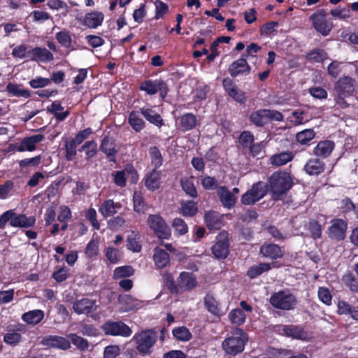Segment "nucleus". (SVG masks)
I'll list each match as a JSON object with an SVG mask.
<instances>
[{
  "instance_id": "obj_1",
  "label": "nucleus",
  "mask_w": 358,
  "mask_h": 358,
  "mask_svg": "<svg viewBox=\"0 0 358 358\" xmlns=\"http://www.w3.org/2000/svg\"><path fill=\"white\" fill-rule=\"evenodd\" d=\"M157 339V331L153 329H145L136 333L131 341L138 354L145 356L152 353Z\"/></svg>"
},
{
  "instance_id": "obj_2",
  "label": "nucleus",
  "mask_w": 358,
  "mask_h": 358,
  "mask_svg": "<svg viewBox=\"0 0 358 358\" xmlns=\"http://www.w3.org/2000/svg\"><path fill=\"white\" fill-rule=\"evenodd\" d=\"M292 178L287 172L273 173L268 181V189L274 200H279L292 187Z\"/></svg>"
},
{
  "instance_id": "obj_3",
  "label": "nucleus",
  "mask_w": 358,
  "mask_h": 358,
  "mask_svg": "<svg viewBox=\"0 0 358 358\" xmlns=\"http://www.w3.org/2000/svg\"><path fill=\"white\" fill-rule=\"evenodd\" d=\"M248 336L241 329H236L222 342L224 351L231 355H236L243 351Z\"/></svg>"
},
{
  "instance_id": "obj_4",
  "label": "nucleus",
  "mask_w": 358,
  "mask_h": 358,
  "mask_svg": "<svg viewBox=\"0 0 358 358\" xmlns=\"http://www.w3.org/2000/svg\"><path fill=\"white\" fill-rule=\"evenodd\" d=\"M148 224L160 240L170 238L171 230L159 215H150L148 217Z\"/></svg>"
},
{
  "instance_id": "obj_5",
  "label": "nucleus",
  "mask_w": 358,
  "mask_h": 358,
  "mask_svg": "<svg viewBox=\"0 0 358 358\" xmlns=\"http://www.w3.org/2000/svg\"><path fill=\"white\" fill-rule=\"evenodd\" d=\"M313 28L323 36H328L333 29L332 22L328 20L326 12L320 9L313 13L310 17Z\"/></svg>"
},
{
  "instance_id": "obj_6",
  "label": "nucleus",
  "mask_w": 358,
  "mask_h": 358,
  "mask_svg": "<svg viewBox=\"0 0 358 358\" xmlns=\"http://www.w3.org/2000/svg\"><path fill=\"white\" fill-rule=\"evenodd\" d=\"M270 302L276 308L289 310L294 308L297 301L289 291H280L272 295Z\"/></svg>"
},
{
  "instance_id": "obj_7",
  "label": "nucleus",
  "mask_w": 358,
  "mask_h": 358,
  "mask_svg": "<svg viewBox=\"0 0 358 358\" xmlns=\"http://www.w3.org/2000/svg\"><path fill=\"white\" fill-rule=\"evenodd\" d=\"M106 335L113 336L129 337L132 334L131 329L122 321H107L101 326Z\"/></svg>"
},
{
  "instance_id": "obj_8",
  "label": "nucleus",
  "mask_w": 358,
  "mask_h": 358,
  "mask_svg": "<svg viewBox=\"0 0 358 358\" xmlns=\"http://www.w3.org/2000/svg\"><path fill=\"white\" fill-rule=\"evenodd\" d=\"M112 176L115 184L120 187H125L127 179L131 183H136L138 180L137 172L131 165H127L123 170L115 171Z\"/></svg>"
},
{
  "instance_id": "obj_9",
  "label": "nucleus",
  "mask_w": 358,
  "mask_h": 358,
  "mask_svg": "<svg viewBox=\"0 0 358 358\" xmlns=\"http://www.w3.org/2000/svg\"><path fill=\"white\" fill-rule=\"evenodd\" d=\"M213 254L217 259H224L229 254V241L227 232L223 231L216 237L215 244L211 248Z\"/></svg>"
},
{
  "instance_id": "obj_10",
  "label": "nucleus",
  "mask_w": 358,
  "mask_h": 358,
  "mask_svg": "<svg viewBox=\"0 0 358 358\" xmlns=\"http://www.w3.org/2000/svg\"><path fill=\"white\" fill-rule=\"evenodd\" d=\"M140 90L146 92L148 94L153 95L159 92L161 96H166L168 90L166 83L162 80H148L141 83Z\"/></svg>"
},
{
  "instance_id": "obj_11",
  "label": "nucleus",
  "mask_w": 358,
  "mask_h": 358,
  "mask_svg": "<svg viewBox=\"0 0 358 358\" xmlns=\"http://www.w3.org/2000/svg\"><path fill=\"white\" fill-rule=\"evenodd\" d=\"M279 331L281 334L291 337L294 339L308 341L311 338V334L303 329L294 325H284L280 327Z\"/></svg>"
},
{
  "instance_id": "obj_12",
  "label": "nucleus",
  "mask_w": 358,
  "mask_h": 358,
  "mask_svg": "<svg viewBox=\"0 0 358 358\" xmlns=\"http://www.w3.org/2000/svg\"><path fill=\"white\" fill-rule=\"evenodd\" d=\"M42 344L50 348L62 350H67L71 348V343L68 337L64 338L59 336H46L43 338Z\"/></svg>"
},
{
  "instance_id": "obj_13",
  "label": "nucleus",
  "mask_w": 358,
  "mask_h": 358,
  "mask_svg": "<svg viewBox=\"0 0 358 358\" xmlns=\"http://www.w3.org/2000/svg\"><path fill=\"white\" fill-rule=\"evenodd\" d=\"M346 222L341 219H335L328 229L329 236L336 240H343L345 237Z\"/></svg>"
},
{
  "instance_id": "obj_14",
  "label": "nucleus",
  "mask_w": 358,
  "mask_h": 358,
  "mask_svg": "<svg viewBox=\"0 0 358 358\" xmlns=\"http://www.w3.org/2000/svg\"><path fill=\"white\" fill-rule=\"evenodd\" d=\"M120 308L122 312H128L141 308L143 302L128 294H121L118 297Z\"/></svg>"
},
{
  "instance_id": "obj_15",
  "label": "nucleus",
  "mask_w": 358,
  "mask_h": 358,
  "mask_svg": "<svg viewBox=\"0 0 358 358\" xmlns=\"http://www.w3.org/2000/svg\"><path fill=\"white\" fill-rule=\"evenodd\" d=\"M354 90V80L351 78L343 77L336 83V91L340 99L351 94Z\"/></svg>"
},
{
  "instance_id": "obj_16",
  "label": "nucleus",
  "mask_w": 358,
  "mask_h": 358,
  "mask_svg": "<svg viewBox=\"0 0 358 358\" xmlns=\"http://www.w3.org/2000/svg\"><path fill=\"white\" fill-rule=\"evenodd\" d=\"M28 59L36 62H48L53 59V55L45 48L36 47L28 51Z\"/></svg>"
},
{
  "instance_id": "obj_17",
  "label": "nucleus",
  "mask_w": 358,
  "mask_h": 358,
  "mask_svg": "<svg viewBox=\"0 0 358 358\" xmlns=\"http://www.w3.org/2000/svg\"><path fill=\"white\" fill-rule=\"evenodd\" d=\"M45 138L43 134H36L29 137L24 138L17 148L18 152L34 151L36 148V145L43 141Z\"/></svg>"
},
{
  "instance_id": "obj_18",
  "label": "nucleus",
  "mask_w": 358,
  "mask_h": 358,
  "mask_svg": "<svg viewBox=\"0 0 358 358\" xmlns=\"http://www.w3.org/2000/svg\"><path fill=\"white\" fill-rule=\"evenodd\" d=\"M204 306L209 313L217 317H221L226 313V310L222 308L220 303L210 294H206L204 297Z\"/></svg>"
},
{
  "instance_id": "obj_19",
  "label": "nucleus",
  "mask_w": 358,
  "mask_h": 358,
  "mask_svg": "<svg viewBox=\"0 0 358 358\" xmlns=\"http://www.w3.org/2000/svg\"><path fill=\"white\" fill-rule=\"evenodd\" d=\"M222 83L225 91L231 97H232L238 102H245V96L243 92L241 90L238 89V87L233 83L231 79L224 78Z\"/></svg>"
},
{
  "instance_id": "obj_20",
  "label": "nucleus",
  "mask_w": 358,
  "mask_h": 358,
  "mask_svg": "<svg viewBox=\"0 0 358 358\" xmlns=\"http://www.w3.org/2000/svg\"><path fill=\"white\" fill-rule=\"evenodd\" d=\"M97 306L94 300L82 299L73 303V309L78 314H87L96 310Z\"/></svg>"
},
{
  "instance_id": "obj_21",
  "label": "nucleus",
  "mask_w": 358,
  "mask_h": 358,
  "mask_svg": "<svg viewBox=\"0 0 358 358\" xmlns=\"http://www.w3.org/2000/svg\"><path fill=\"white\" fill-rule=\"evenodd\" d=\"M177 282L178 286L185 290H189L194 288L196 285V279L194 274L189 272H182Z\"/></svg>"
},
{
  "instance_id": "obj_22",
  "label": "nucleus",
  "mask_w": 358,
  "mask_h": 358,
  "mask_svg": "<svg viewBox=\"0 0 358 358\" xmlns=\"http://www.w3.org/2000/svg\"><path fill=\"white\" fill-rule=\"evenodd\" d=\"M153 261L156 267L162 269L170 264V256L164 250L155 248L153 250Z\"/></svg>"
},
{
  "instance_id": "obj_23",
  "label": "nucleus",
  "mask_w": 358,
  "mask_h": 358,
  "mask_svg": "<svg viewBox=\"0 0 358 358\" xmlns=\"http://www.w3.org/2000/svg\"><path fill=\"white\" fill-rule=\"evenodd\" d=\"M104 19V15L101 12H92L87 13L83 19V24L88 28L96 29L100 26Z\"/></svg>"
},
{
  "instance_id": "obj_24",
  "label": "nucleus",
  "mask_w": 358,
  "mask_h": 358,
  "mask_svg": "<svg viewBox=\"0 0 358 358\" xmlns=\"http://www.w3.org/2000/svg\"><path fill=\"white\" fill-rule=\"evenodd\" d=\"M217 195L224 208L230 209L234 206L236 198L226 187H220L217 189Z\"/></svg>"
},
{
  "instance_id": "obj_25",
  "label": "nucleus",
  "mask_w": 358,
  "mask_h": 358,
  "mask_svg": "<svg viewBox=\"0 0 358 358\" xmlns=\"http://www.w3.org/2000/svg\"><path fill=\"white\" fill-rule=\"evenodd\" d=\"M250 71V66L245 58H240L237 59L229 67V72L233 77H236L244 73H249Z\"/></svg>"
},
{
  "instance_id": "obj_26",
  "label": "nucleus",
  "mask_w": 358,
  "mask_h": 358,
  "mask_svg": "<svg viewBox=\"0 0 358 358\" xmlns=\"http://www.w3.org/2000/svg\"><path fill=\"white\" fill-rule=\"evenodd\" d=\"M141 113L150 123L160 127L163 125V120L161 115L157 113L153 107H143L140 109Z\"/></svg>"
},
{
  "instance_id": "obj_27",
  "label": "nucleus",
  "mask_w": 358,
  "mask_h": 358,
  "mask_svg": "<svg viewBox=\"0 0 358 358\" xmlns=\"http://www.w3.org/2000/svg\"><path fill=\"white\" fill-rule=\"evenodd\" d=\"M100 150L107 155L110 162L115 161V154L117 150L115 149V141L109 137H105L100 145Z\"/></svg>"
},
{
  "instance_id": "obj_28",
  "label": "nucleus",
  "mask_w": 358,
  "mask_h": 358,
  "mask_svg": "<svg viewBox=\"0 0 358 358\" xmlns=\"http://www.w3.org/2000/svg\"><path fill=\"white\" fill-rule=\"evenodd\" d=\"M334 143L331 141L326 140L320 141L314 148V154L322 158L329 157L334 149Z\"/></svg>"
},
{
  "instance_id": "obj_29",
  "label": "nucleus",
  "mask_w": 358,
  "mask_h": 358,
  "mask_svg": "<svg viewBox=\"0 0 358 358\" xmlns=\"http://www.w3.org/2000/svg\"><path fill=\"white\" fill-rule=\"evenodd\" d=\"M35 218L32 216L27 217L24 215H16L13 212L10 225L13 227L28 228L35 224Z\"/></svg>"
},
{
  "instance_id": "obj_30",
  "label": "nucleus",
  "mask_w": 358,
  "mask_h": 358,
  "mask_svg": "<svg viewBox=\"0 0 358 358\" xmlns=\"http://www.w3.org/2000/svg\"><path fill=\"white\" fill-rule=\"evenodd\" d=\"M44 317V313L41 310L36 309L29 310L22 314L21 318L27 324L36 325L40 323Z\"/></svg>"
},
{
  "instance_id": "obj_31",
  "label": "nucleus",
  "mask_w": 358,
  "mask_h": 358,
  "mask_svg": "<svg viewBox=\"0 0 358 358\" xmlns=\"http://www.w3.org/2000/svg\"><path fill=\"white\" fill-rule=\"evenodd\" d=\"M324 169V162L318 159H310L304 166L305 171L309 175H318L323 172Z\"/></svg>"
},
{
  "instance_id": "obj_32",
  "label": "nucleus",
  "mask_w": 358,
  "mask_h": 358,
  "mask_svg": "<svg viewBox=\"0 0 358 358\" xmlns=\"http://www.w3.org/2000/svg\"><path fill=\"white\" fill-rule=\"evenodd\" d=\"M145 185L149 190L157 189L161 185V172L154 169L145 178Z\"/></svg>"
},
{
  "instance_id": "obj_33",
  "label": "nucleus",
  "mask_w": 358,
  "mask_h": 358,
  "mask_svg": "<svg viewBox=\"0 0 358 358\" xmlns=\"http://www.w3.org/2000/svg\"><path fill=\"white\" fill-rule=\"evenodd\" d=\"M120 208L119 203H115L113 200L108 199L101 205L99 210L103 217H107L115 214Z\"/></svg>"
},
{
  "instance_id": "obj_34",
  "label": "nucleus",
  "mask_w": 358,
  "mask_h": 358,
  "mask_svg": "<svg viewBox=\"0 0 358 358\" xmlns=\"http://www.w3.org/2000/svg\"><path fill=\"white\" fill-rule=\"evenodd\" d=\"M206 223L208 229H219L222 227V220L219 213L215 211H208L205 215Z\"/></svg>"
},
{
  "instance_id": "obj_35",
  "label": "nucleus",
  "mask_w": 358,
  "mask_h": 358,
  "mask_svg": "<svg viewBox=\"0 0 358 358\" xmlns=\"http://www.w3.org/2000/svg\"><path fill=\"white\" fill-rule=\"evenodd\" d=\"M6 91L17 97L29 98L31 96V92L29 90L23 88L21 85L13 83H9L6 85Z\"/></svg>"
},
{
  "instance_id": "obj_36",
  "label": "nucleus",
  "mask_w": 358,
  "mask_h": 358,
  "mask_svg": "<svg viewBox=\"0 0 358 358\" xmlns=\"http://www.w3.org/2000/svg\"><path fill=\"white\" fill-rule=\"evenodd\" d=\"M293 157L294 155L292 152H283L272 155L270 158V162L272 165L280 166L292 161Z\"/></svg>"
},
{
  "instance_id": "obj_37",
  "label": "nucleus",
  "mask_w": 358,
  "mask_h": 358,
  "mask_svg": "<svg viewBox=\"0 0 358 358\" xmlns=\"http://www.w3.org/2000/svg\"><path fill=\"white\" fill-rule=\"evenodd\" d=\"M260 252L263 256L271 259H278L282 256L280 247L275 244L264 245L261 248Z\"/></svg>"
},
{
  "instance_id": "obj_38",
  "label": "nucleus",
  "mask_w": 358,
  "mask_h": 358,
  "mask_svg": "<svg viewBox=\"0 0 358 358\" xmlns=\"http://www.w3.org/2000/svg\"><path fill=\"white\" fill-rule=\"evenodd\" d=\"M128 121L131 128L137 132L141 131L145 127V122L136 111L130 113Z\"/></svg>"
},
{
  "instance_id": "obj_39",
  "label": "nucleus",
  "mask_w": 358,
  "mask_h": 358,
  "mask_svg": "<svg viewBox=\"0 0 358 358\" xmlns=\"http://www.w3.org/2000/svg\"><path fill=\"white\" fill-rule=\"evenodd\" d=\"M250 121L257 127H263L267 124L266 109L252 112L249 117Z\"/></svg>"
},
{
  "instance_id": "obj_40",
  "label": "nucleus",
  "mask_w": 358,
  "mask_h": 358,
  "mask_svg": "<svg viewBox=\"0 0 358 358\" xmlns=\"http://www.w3.org/2000/svg\"><path fill=\"white\" fill-rule=\"evenodd\" d=\"M198 210L197 203L193 201L181 202L180 213L185 217L194 215Z\"/></svg>"
},
{
  "instance_id": "obj_41",
  "label": "nucleus",
  "mask_w": 358,
  "mask_h": 358,
  "mask_svg": "<svg viewBox=\"0 0 358 358\" xmlns=\"http://www.w3.org/2000/svg\"><path fill=\"white\" fill-rule=\"evenodd\" d=\"M180 124L183 130H190L196 126V117L193 114L186 113L180 117Z\"/></svg>"
},
{
  "instance_id": "obj_42",
  "label": "nucleus",
  "mask_w": 358,
  "mask_h": 358,
  "mask_svg": "<svg viewBox=\"0 0 358 358\" xmlns=\"http://www.w3.org/2000/svg\"><path fill=\"white\" fill-rule=\"evenodd\" d=\"M173 336L178 341L186 342L192 338V334L185 327H178L172 331Z\"/></svg>"
},
{
  "instance_id": "obj_43",
  "label": "nucleus",
  "mask_w": 358,
  "mask_h": 358,
  "mask_svg": "<svg viewBox=\"0 0 358 358\" xmlns=\"http://www.w3.org/2000/svg\"><path fill=\"white\" fill-rule=\"evenodd\" d=\"M271 265L266 263H261L258 265L251 266L248 271V275L250 278H255L262 273L271 269Z\"/></svg>"
},
{
  "instance_id": "obj_44",
  "label": "nucleus",
  "mask_w": 358,
  "mask_h": 358,
  "mask_svg": "<svg viewBox=\"0 0 358 358\" xmlns=\"http://www.w3.org/2000/svg\"><path fill=\"white\" fill-rule=\"evenodd\" d=\"M315 136V132L313 129H307L297 133L296 141L302 144L306 145Z\"/></svg>"
},
{
  "instance_id": "obj_45",
  "label": "nucleus",
  "mask_w": 358,
  "mask_h": 358,
  "mask_svg": "<svg viewBox=\"0 0 358 358\" xmlns=\"http://www.w3.org/2000/svg\"><path fill=\"white\" fill-rule=\"evenodd\" d=\"M68 338L69 339V341H71L73 345L80 350H87L89 348L88 341L76 334H69Z\"/></svg>"
},
{
  "instance_id": "obj_46",
  "label": "nucleus",
  "mask_w": 358,
  "mask_h": 358,
  "mask_svg": "<svg viewBox=\"0 0 358 358\" xmlns=\"http://www.w3.org/2000/svg\"><path fill=\"white\" fill-rule=\"evenodd\" d=\"M181 186L185 193L192 197H196L197 191L194 187L193 178H185L181 180Z\"/></svg>"
},
{
  "instance_id": "obj_47",
  "label": "nucleus",
  "mask_w": 358,
  "mask_h": 358,
  "mask_svg": "<svg viewBox=\"0 0 358 358\" xmlns=\"http://www.w3.org/2000/svg\"><path fill=\"white\" fill-rule=\"evenodd\" d=\"M229 318L231 323L236 325H241L245 322L246 315L241 309L236 308L229 313Z\"/></svg>"
},
{
  "instance_id": "obj_48",
  "label": "nucleus",
  "mask_w": 358,
  "mask_h": 358,
  "mask_svg": "<svg viewBox=\"0 0 358 358\" xmlns=\"http://www.w3.org/2000/svg\"><path fill=\"white\" fill-rule=\"evenodd\" d=\"M171 226L174 229L175 234L178 236H182L188 231V227L187 224L181 218H175Z\"/></svg>"
},
{
  "instance_id": "obj_49",
  "label": "nucleus",
  "mask_w": 358,
  "mask_h": 358,
  "mask_svg": "<svg viewBox=\"0 0 358 358\" xmlns=\"http://www.w3.org/2000/svg\"><path fill=\"white\" fill-rule=\"evenodd\" d=\"M78 150L85 151L86 157L89 159L94 157L96 153L97 144L94 141H88L85 142Z\"/></svg>"
},
{
  "instance_id": "obj_50",
  "label": "nucleus",
  "mask_w": 358,
  "mask_h": 358,
  "mask_svg": "<svg viewBox=\"0 0 358 358\" xmlns=\"http://www.w3.org/2000/svg\"><path fill=\"white\" fill-rule=\"evenodd\" d=\"M250 189L253 191L252 193L257 201L262 199L268 192V189L263 182H258L254 184Z\"/></svg>"
},
{
  "instance_id": "obj_51",
  "label": "nucleus",
  "mask_w": 358,
  "mask_h": 358,
  "mask_svg": "<svg viewBox=\"0 0 358 358\" xmlns=\"http://www.w3.org/2000/svg\"><path fill=\"white\" fill-rule=\"evenodd\" d=\"M77 145L78 144L73 140L67 141L65 143V157L67 160L72 161L76 158L77 155Z\"/></svg>"
},
{
  "instance_id": "obj_52",
  "label": "nucleus",
  "mask_w": 358,
  "mask_h": 358,
  "mask_svg": "<svg viewBox=\"0 0 358 358\" xmlns=\"http://www.w3.org/2000/svg\"><path fill=\"white\" fill-rule=\"evenodd\" d=\"M134 273V269L130 266H124L116 268L113 271V278L115 279L129 277Z\"/></svg>"
},
{
  "instance_id": "obj_53",
  "label": "nucleus",
  "mask_w": 358,
  "mask_h": 358,
  "mask_svg": "<svg viewBox=\"0 0 358 358\" xmlns=\"http://www.w3.org/2000/svg\"><path fill=\"white\" fill-rule=\"evenodd\" d=\"M107 259L112 264H117L121 258L119 250L113 247H108L105 250Z\"/></svg>"
},
{
  "instance_id": "obj_54",
  "label": "nucleus",
  "mask_w": 358,
  "mask_h": 358,
  "mask_svg": "<svg viewBox=\"0 0 358 358\" xmlns=\"http://www.w3.org/2000/svg\"><path fill=\"white\" fill-rule=\"evenodd\" d=\"M57 41L64 47L69 48L71 45V38L68 31L64 29L56 35Z\"/></svg>"
},
{
  "instance_id": "obj_55",
  "label": "nucleus",
  "mask_w": 358,
  "mask_h": 358,
  "mask_svg": "<svg viewBox=\"0 0 358 358\" xmlns=\"http://www.w3.org/2000/svg\"><path fill=\"white\" fill-rule=\"evenodd\" d=\"M317 295L319 299L324 304L329 306L331 304L332 296L329 289L324 287H320L318 289Z\"/></svg>"
},
{
  "instance_id": "obj_56",
  "label": "nucleus",
  "mask_w": 358,
  "mask_h": 358,
  "mask_svg": "<svg viewBox=\"0 0 358 358\" xmlns=\"http://www.w3.org/2000/svg\"><path fill=\"white\" fill-rule=\"evenodd\" d=\"M51 83V80L47 78H43L41 76H37L29 80V85L34 88H42L48 86Z\"/></svg>"
},
{
  "instance_id": "obj_57",
  "label": "nucleus",
  "mask_w": 358,
  "mask_h": 358,
  "mask_svg": "<svg viewBox=\"0 0 358 358\" xmlns=\"http://www.w3.org/2000/svg\"><path fill=\"white\" fill-rule=\"evenodd\" d=\"M254 136L248 131L241 133L239 137V142L243 148H249L254 143Z\"/></svg>"
},
{
  "instance_id": "obj_58",
  "label": "nucleus",
  "mask_w": 358,
  "mask_h": 358,
  "mask_svg": "<svg viewBox=\"0 0 358 358\" xmlns=\"http://www.w3.org/2000/svg\"><path fill=\"white\" fill-rule=\"evenodd\" d=\"M22 336L18 332L13 331H8L3 336V341L5 343L9 345H16L21 341Z\"/></svg>"
},
{
  "instance_id": "obj_59",
  "label": "nucleus",
  "mask_w": 358,
  "mask_h": 358,
  "mask_svg": "<svg viewBox=\"0 0 358 358\" xmlns=\"http://www.w3.org/2000/svg\"><path fill=\"white\" fill-rule=\"evenodd\" d=\"M127 248L129 250L133 251L134 252H138L141 251V245L137 241V235L132 233L129 235L127 239Z\"/></svg>"
},
{
  "instance_id": "obj_60",
  "label": "nucleus",
  "mask_w": 358,
  "mask_h": 358,
  "mask_svg": "<svg viewBox=\"0 0 358 358\" xmlns=\"http://www.w3.org/2000/svg\"><path fill=\"white\" fill-rule=\"evenodd\" d=\"M14 187L13 182L7 180L3 185H0V199H6Z\"/></svg>"
},
{
  "instance_id": "obj_61",
  "label": "nucleus",
  "mask_w": 358,
  "mask_h": 358,
  "mask_svg": "<svg viewBox=\"0 0 358 358\" xmlns=\"http://www.w3.org/2000/svg\"><path fill=\"white\" fill-rule=\"evenodd\" d=\"M99 243L97 240H91L85 248V254L88 257H92L98 255Z\"/></svg>"
},
{
  "instance_id": "obj_62",
  "label": "nucleus",
  "mask_w": 358,
  "mask_h": 358,
  "mask_svg": "<svg viewBox=\"0 0 358 358\" xmlns=\"http://www.w3.org/2000/svg\"><path fill=\"white\" fill-rule=\"evenodd\" d=\"M150 155L152 158V163L157 169L159 167L163 162L162 155L156 147H152L150 149Z\"/></svg>"
},
{
  "instance_id": "obj_63",
  "label": "nucleus",
  "mask_w": 358,
  "mask_h": 358,
  "mask_svg": "<svg viewBox=\"0 0 358 358\" xmlns=\"http://www.w3.org/2000/svg\"><path fill=\"white\" fill-rule=\"evenodd\" d=\"M120 353V348L117 345H110L105 348L103 358H116Z\"/></svg>"
},
{
  "instance_id": "obj_64",
  "label": "nucleus",
  "mask_w": 358,
  "mask_h": 358,
  "mask_svg": "<svg viewBox=\"0 0 358 358\" xmlns=\"http://www.w3.org/2000/svg\"><path fill=\"white\" fill-rule=\"evenodd\" d=\"M344 283L354 292H358V280L351 274L345 275L343 278Z\"/></svg>"
}]
</instances>
